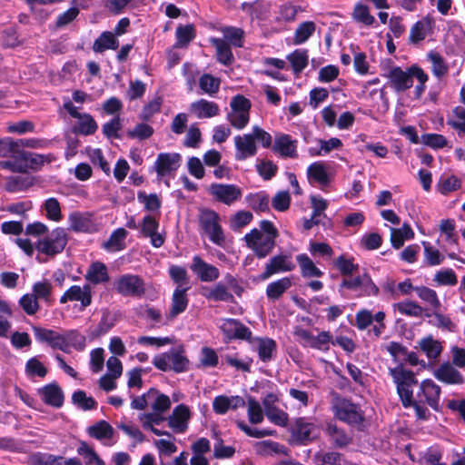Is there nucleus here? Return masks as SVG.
<instances>
[{"label":"nucleus","mask_w":465,"mask_h":465,"mask_svg":"<svg viewBox=\"0 0 465 465\" xmlns=\"http://www.w3.org/2000/svg\"><path fill=\"white\" fill-rule=\"evenodd\" d=\"M279 232L274 224L267 220L260 223V228H254L246 233L243 241L259 259L267 257L275 247Z\"/></svg>","instance_id":"obj_1"},{"label":"nucleus","mask_w":465,"mask_h":465,"mask_svg":"<svg viewBox=\"0 0 465 465\" xmlns=\"http://www.w3.org/2000/svg\"><path fill=\"white\" fill-rule=\"evenodd\" d=\"M440 393V387L430 379H426L420 383L419 390L415 397L412 395L411 403L417 419H429L430 412L427 406L434 411H439Z\"/></svg>","instance_id":"obj_2"},{"label":"nucleus","mask_w":465,"mask_h":465,"mask_svg":"<svg viewBox=\"0 0 465 465\" xmlns=\"http://www.w3.org/2000/svg\"><path fill=\"white\" fill-rule=\"evenodd\" d=\"M272 135L258 125L252 127V132L234 137L235 154L237 161H244L256 155L258 148L256 143L264 148L272 145Z\"/></svg>","instance_id":"obj_3"},{"label":"nucleus","mask_w":465,"mask_h":465,"mask_svg":"<svg viewBox=\"0 0 465 465\" xmlns=\"http://www.w3.org/2000/svg\"><path fill=\"white\" fill-rule=\"evenodd\" d=\"M197 219L201 232L207 235L213 243L223 246L225 236L220 224L219 213L210 208L202 207L198 210Z\"/></svg>","instance_id":"obj_4"},{"label":"nucleus","mask_w":465,"mask_h":465,"mask_svg":"<svg viewBox=\"0 0 465 465\" xmlns=\"http://www.w3.org/2000/svg\"><path fill=\"white\" fill-rule=\"evenodd\" d=\"M189 363L190 361L185 355V350L183 345L158 354L153 359V364L163 371L184 372L189 369Z\"/></svg>","instance_id":"obj_5"},{"label":"nucleus","mask_w":465,"mask_h":465,"mask_svg":"<svg viewBox=\"0 0 465 465\" xmlns=\"http://www.w3.org/2000/svg\"><path fill=\"white\" fill-rule=\"evenodd\" d=\"M54 160L52 154H38L26 151H14L11 160L7 163L13 170L26 173L28 170L37 171L45 163Z\"/></svg>","instance_id":"obj_6"},{"label":"nucleus","mask_w":465,"mask_h":465,"mask_svg":"<svg viewBox=\"0 0 465 465\" xmlns=\"http://www.w3.org/2000/svg\"><path fill=\"white\" fill-rule=\"evenodd\" d=\"M67 242L68 234L65 229L56 227L35 242V249L39 253L53 258L64 250Z\"/></svg>","instance_id":"obj_7"},{"label":"nucleus","mask_w":465,"mask_h":465,"mask_svg":"<svg viewBox=\"0 0 465 465\" xmlns=\"http://www.w3.org/2000/svg\"><path fill=\"white\" fill-rule=\"evenodd\" d=\"M390 374L396 384L402 405L405 408L411 407L412 386L418 382L414 372L405 370L402 366H397L390 369Z\"/></svg>","instance_id":"obj_8"},{"label":"nucleus","mask_w":465,"mask_h":465,"mask_svg":"<svg viewBox=\"0 0 465 465\" xmlns=\"http://www.w3.org/2000/svg\"><path fill=\"white\" fill-rule=\"evenodd\" d=\"M343 289L355 292L356 297L377 296L380 292L379 287L368 272L344 277L340 284V292Z\"/></svg>","instance_id":"obj_9"},{"label":"nucleus","mask_w":465,"mask_h":465,"mask_svg":"<svg viewBox=\"0 0 465 465\" xmlns=\"http://www.w3.org/2000/svg\"><path fill=\"white\" fill-rule=\"evenodd\" d=\"M331 410L336 418L351 425H359L363 420L361 408L351 401L335 395L331 401Z\"/></svg>","instance_id":"obj_10"},{"label":"nucleus","mask_w":465,"mask_h":465,"mask_svg":"<svg viewBox=\"0 0 465 465\" xmlns=\"http://www.w3.org/2000/svg\"><path fill=\"white\" fill-rule=\"evenodd\" d=\"M252 104L249 99L242 94L233 96L230 102V112L226 119L230 124L238 129H243L250 121V110Z\"/></svg>","instance_id":"obj_11"},{"label":"nucleus","mask_w":465,"mask_h":465,"mask_svg":"<svg viewBox=\"0 0 465 465\" xmlns=\"http://www.w3.org/2000/svg\"><path fill=\"white\" fill-rule=\"evenodd\" d=\"M208 193L214 201L228 206L234 204L242 197V190L232 183H212Z\"/></svg>","instance_id":"obj_12"},{"label":"nucleus","mask_w":465,"mask_h":465,"mask_svg":"<svg viewBox=\"0 0 465 465\" xmlns=\"http://www.w3.org/2000/svg\"><path fill=\"white\" fill-rule=\"evenodd\" d=\"M115 290L124 296L142 297L145 294V282L139 275L124 274L115 282Z\"/></svg>","instance_id":"obj_13"},{"label":"nucleus","mask_w":465,"mask_h":465,"mask_svg":"<svg viewBox=\"0 0 465 465\" xmlns=\"http://www.w3.org/2000/svg\"><path fill=\"white\" fill-rule=\"evenodd\" d=\"M294 268L295 264L292 261L291 255H275L271 257L266 262L264 271L260 275V279L264 281L271 278L274 274L292 272L294 270Z\"/></svg>","instance_id":"obj_14"},{"label":"nucleus","mask_w":465,"mask_h":465,"mask_svg":"<svg viewBox=\"0 0 465 465\" xmlns=\"http://www.w3.org/2000/svg\"><path fill=\"white\" fill-rule=\"evenodd\" d=\"M67 302H80L83 308L88 307L92 303L91 286L89 284L71 286L60 298L61 303H66Z\"/></svg>","instance_id":"obj_15"},{"label":"nucleus","mask_w":465,"mask_h":465,"mask_svg":"<svg viewBox=\"0 0 465 465\" xmlns=\"http://www.w3.org/2000/svg\"><path fill=\"white\" fill-rule=\"evenodd\" d=\"M190 269L202 282H214L220 277L218 268L207 263L198 255L193 257Z\"/></svg>","instance_id":"obj_16"},{"label":"nucleus","mask_w":465,"mask_h":465,"mask_svg":"<svg viewBox=\"0 0 465 465\" xmlns=\"http://www.w3.org/2000/svg\"><path fill=\"white\" fill-rule=\"evenodd\" d=\"M190 419V409L184 404H180L173 409L172 414L167 418L168 426L176 433H183L188 428Z\"/></svg>","instance_id":"obj_17"},{"label":"nucleus","mask_w":465,"mask_h":465,"mask_svg":"<svg viewBox=\"0 0 465 465\" xmlns=\"http://www.w3.org/2000/svg\"><path fill=\"white\" fill-rule=\"evenodd\" d=\"M181 155L176 153H159L154 163V169L159 177H163L172 172L176 171L181 163Z\"/></svg>","instance_id":"obj_18"},{"label":"nucleus","mask_w":465,"mask_h":465,"mask_svg":"<svg viewBox=\"0 0 465 465\" xmlns=\"http://www.w3.org/2000/svg\"><path fill=\"white\" fill-rule=\"evenodd\" d=\"M433 376L446 384H463V375L449 361L442 362L432 371Z\"/></svg>","instance_id":"obj_19"},{"label":"nucleus","mask_w":465,"mask_h":465,"mask_svg":"<svg viewBox=\"0 0 465 465\" xmlns=\"http://www.w3.org/2000/svg\"><path fill=\"white\" fill-rule=\"evenodd\" d=\"M220 329L230 340H249L252 336L250 329L235 319H223L220 325Z\"/></svg>","instance_id":"obj_20"},{"label":"nucleus","mask_w":465,"mask_h":465,"mask_svg":"<svg viewBox=\"0 0 465 465\" xmlns=\"http://www.w3.org/2000/svg\"><path fill=\"white\" fill-rule=\"evenodd\" d=\"M159 223L157 219L152 215L143 217L141 223V232L144 237L151 239V243L153 247L159 248L164 242V237L157 232Z\"/></svg>","instance_id":"obj_21"},{"label":"nucleus","mask_w":465,"mask_h":465,"mask_svg":"<svg viewBox=\"0 0 465 465\" xmlns=\"http://www.w3.org/2000/svg\"><path fill=\"white\" fill-rule=\"evenodd\" d=\"M189 111L199 119L213 118L220 114V107L215 102L203 98L192 103Z\"/></svg>","instance_id":"obj_22"},{"label":"nucleus","mask_w":465,"mask_h":465,"mask_svg":"<svg viewBox=\"0 0 465 465\" xmlns=\"http://www.w3.org/2000/svg\"><path fill=\"white\" fill-rule=\"evenodd\" d=\"M35 335L40 341L48 343L52 348L67 352V345L64 340V334H60L53 330L44 328H35Z\"/></svg>","instance_id":"obj_23"},{"label":"nucleus","mask_w":465,"mask_h":465,"mask_svg":"<svg viewBox=\"0 0 465 465\" xmlns=\"http://www.w3.org/2000/svg\"><path fill=\"white\" fill-rule=\"evenodd\" d=\"M190 287L177 286L172 296V303L167 318L174 319L177 315L183 312L188 306V297L186 292Z\"/></svg>","instance_id":"obj_24"},{"label":"nucleus","mask_w":465,"mask_h":465,"mask_svg":"<svg viewBox=\"0 0 465 465\" xmlns=\"http://www.w3.org/2000/svg\"><path fill=\"white\" fill-rule=\"evenodd\" d=\"M245 405L243 398L241 396H224L219 395L213 399V409L217 414H225L230 409L236 410Z\"/></svg>","instance_id":"obj_25"},{"label":"nucleus","mask_w":465,"mask_h":465,"mask_svg":"<svg viewBox=\"0 0 465 465\" xmlns=\"http://www.w3.org/2000/svg\"><path fill=\"white\" fill-rule=\"evenodd\" d=\"M69 229L76 232H92L95 230L94 223L88 213H71L68 216Z\"/></svg>","instance_id":"obj_26"},{"label":"nucleus","mask_w":465,"mask_h":465,"mask_svg":"<svg viewBox=\"0 0 465 465\" xmlns=\"http://www.w3.org/2000/svg\"><path fill=\"white\" fill-rule=\"evenodd\" d=\"M201 293L205 299L213 302H232L234 301L233 295L222 282H218L212 287H203Z\"/></svg>","instance_id":"obj_27"},{"label":"nucleus","mask_w":465,"mask_h":465,"mask_svg":"<svg viewBox=\"0 0 465 465\" xmlns=\"http://www.w3.org/2000/svg\"><path fill=\"white\" fill-rule=\"evenodd\" d=\"M387 77L397 92L405 91L413 84L412 75L410 74V70L405 72L400 67H394L389 72Z\"/></svg>","instance_id":"obj_28"},{"label":"nucleus","mask_w":465,"mask_h":465,"mask_svg":"<svg viewBox=\"0 0 465 465\" xmlns=\"http://www.w3.org/2000/svg\"><path fill=\"white\" fill-rule=\"evenodd\" d=\"M43 401L50 406L59 408L64 402V393L56 383H51L38 390Z\"/></svg>","instance_id":"obj_29"},{"label":"nucleus","mask_w":465,"mask_h":465,"mask_svg":"<svg viewBox=\"0 0 465 465\" xmlns=\"http://www.w3.org/2000/svg\"><path fill=\"white\" fill-rule=\"evenodd\" d=\"M311 202L312 206V216L310 219H305L303 222V228L307 231L321 223V219L322 217H325L324 211L328 206L327 202L322 198L312 196Z\"/></svg>","instance_id":"obj_30"},{"label":"nucleus","mask_w":465,"mask_h":465,"mask_svg":"<svg viewBox=\"0 0 465 465\" xmlns=\"http://www.w3.org/2000/svg\"><path fill=\"white\" fill-rule=\"evenodd\" d=\"M252 344L258 352L259 358L264 362L270 361L276 353V342L271 338H256Z\"/></svg>","instance_id":"obj_31"},{"label":"nucleus","mask_w":465,"mask_h":465,"mask_svg":"<svg viewBox=\"0 0 465 465\" xmlns=\"http://www.w3.org/2000/svg\"><path fill=\"white\" fill-rule=\"evenodd\" d=\"M86 281L93 284L105 283L109 281L107 267L101 262H93L84 275Z\"/></svg>","instance_id":"obj_32"},{"label":"nucleus","mask_w":465,"mask_h":465,"mask_svg":"<svg viewBox=\"0 0 465 465\" xmlns=\"http://www.w3.org/2000/svg\"><path fill=\"white\" fill-rule=\"evenodd\" d=\"M307 177L310 182L327 185L330 183L328 166L322 162H315L310 164L307 169Z\"/></svg>","instance_id":"obj_33"},{"label":"nucleus","mask_w":465,"mask_h":465,"mask_svg":"<svg viewBox=\"0 0 465 465\" xmlns=\"http://www.w3.org/2000/svg\"><path fill=\"white\" fill-rule=\"evenodd\" d=\"M146 396H149L150 407L153 411L164 413L171 408L172 402L169 396L161 393L154 388H151L146 392Z\"/></svg>","instance_id":"obj_34"},{"label":"nucleus","mask_w":465,"mask_h":465,"mask_svg":"<svg viewBox=\"0 0 465 465\" xmlns=\"http://www.w3.org/2000/svg\"><path fill=\"white\" fill-rule=\"evenodd\" d=\"M274 150L282 156L296 158L297 142L292 140L288 134H282L275 140Z\"/></svg>","instance_id":"obj_35"},{"label":"nucleus","mask_w":465,"mask_h":465,"mask_svg":"<svg viewBox=\"0 0 465 465\" xmlns=\"http://www.w3.org/2000/svg\"><path fill=\"white\" fill-rule=\"evenodd\" d=\"M419 348L430 361H437L442 351L441 343L435 340L431 335L422 338L419 341Z\"/></svg>","instance_id":"obj_36"},{"label":"nucleus","mask_w":465,"mask_h":465,"mask_svg":"<svg viewBox=\"0 0 465 465\" xmlns=\"http://www.w3.org/2000/svg\"><path fill=\"white\" fill-rule=\"evenodd\" d=\"M414 232L408 223H403L401 228L391 229V242L393 248L400 249L406 240L414 238Z\"/></svg>","instance_id":"obj_37"},{"label":"nucleus","mask_w":465,"mask_h":465,"mask_svg":"<svg viewBox=\"0 0 465 465\" xmlns=\"http://www.w3.org/2000/svg\"><path fill=\"white\" fill-rule=\"evenodd\" d=\"M119 46V41L114 33L110 31L103 32L99 37L94 42L93 50L95 53H103L105 50H115Z\"/></svg>","instance_id":"obj_38"},{"label":"nucleus","mask_w":465,"mask_h":465,"mask_svg":"<svg viewBox=\"0 0 465 465\" xmlns=\"http://www.w3.org/2000/svg\"><path fill=\"white\" fill-rule=\"evenodd\" d=\"M319 148L312 147L309 149L311 156H322L330 153L332 150H338L342 147L341 139L332 137L329 140L318 139Z\"/></svg>","instance_id":"obj_39"},{"label":"nucleus","mask_w":465,"mask_h":465,"mask_svg":"<svg viewBox=\"0 0 465 465\" xmlns=\"http://www.w3.org/2000/svg\"><path fill=\"white\" fill-rule=\"evenodd\" d=\"M316 426L312 422L307 421L304 418L296 420L293 429L294 436L300 440H311L314 438Z\"/></svg>","instance_id":"obj_40"},{"label":"nucleus","mask_w":465,"mask_h":465,"mask_svg":"<svg viewBox=\"0 0 465 465\" xmlns=\"http://www.w3.org/2000/svg\"><path fill=\"white\" fill-rule=\"evenodd\" d=\"M296 260L300 265L301 273L304 278L321 277L323 274L307 254H299Z\"/></svg>","instance_id":"obj_41"},{"label":"nucleus","mask_w":465,"mask_h":465,"mask_svg":"<svg viewBox=\"0 0 465 465\" xmlns=\"http://www.w3.org/2000/svg\"><path fill=\"white\" fill-rule=\"evenodd\" d=\"M351 18L361 25L371 26L376 22L375 17L371 15L369 7L361 2H358L352 10Z\"/></svg>","instance_id":"obj_42"},{"label":"nucleus","mask_w":465,"mask_h":465,"mask_svg":"<svg viewBox=\"0 0 465 465\" xmlns=\"http://www.w3.org/2000/svg\"><path fill=\"white\" fill-rule=\"evenodd\" d=\"M291 286V279L283 277L267 285L266 295L270 300H278Z\"/></svg>","instance_id":"obj_43"},{"label":"nucleus","mask_w":465,"mask_h":465,"mask_svg":"<svg viewBox=\"0 0 465 465\" xmlns=\"http://www.w3.org/2000/svg\"><path fill=\"white\" fill-rule=\"evenodd\" d=\"M211 42L216 48L217 60L225 65L231 64L233 61V55L230 45L220 38H213Z\"/></svg>","instance_id":"obj_44"},{"label":"nucleus","mask_w":465,"mask_h":465,"mask_svg":"<svg viewBox=\"0 0 465 465\" xmlns=\"http://www.w3.org/2000/svg\"><path fill=\"white\" fill-rule=\"evenodd\" d=\"M302 11L301 6L291 2H285L279 5L276 20L278 22L291 23L296 19V15Z\"/></svg>","instance_id":"obj_45"},{"label":"nucleus","mask_w":465,"mask_h":465,"mask_svg":"<svg viewBox=\"0 0 465 465\" xmlns=\"http://www.w3.org/2000/svg\"><path fill=\"white\" fill-rule=\"evenodd\" d=\"M33 185V179L28 175L11 176L6 180L5 189L10 193H18L27 190Z\"/></svg>","instance_id":"obj_46"},{"label":"nucleus","mask_w":465,"mask_h":465,"mask_svg":"<svg viewBox=\"0 0 465 465\" xmlns=\"http://www.w3.org/2000/svg\"><path fill=\"white\" fill-rule=\"evenodd\" d=\"M127 236V231L124 228H118L114 231L110 238L103 243V247L108 251L117 252L124 248V240Z\"/></svg>","instance_id":"obj_47"},{"label":"nucleus","mask_w":465,"mask_h":465,"mask_svg":"<svg viewBox=\"0 0 465 465\" xmlns=\"http://www.w3.org/2000/svg\"><path fill=\"white\" fill-rule=\"evenodd\" d=\"M221 80L210 74H203L199 79V87L203 93L214 96L220 90Z\"/></svg>","instance_id":"obj_48"},{"label":"nucleus","mask_w":465,"mask_h":465,"mask_svg":"<svg viewBox=\"0 0 465 465\" xmlns=\"http://www.w3.org/2000/svg\"><path fill=\"white\" fill-rule=\"evenodd\" d=\"M254 450L261 456H270L273 454H285V448L278 442L272 440L258 441L254 444Z\"/></svg>","instance_id":"obj_49"},{"label":"nucleus","mask_w":465,"mask_h":465,"mask_svg":"<svg viewBox=\"0 0 465 465\" xmlns=\"http://www.w3.org/2000/svg\"><path fill=\"white\" fill-rule=\"evenodd\" d=\"M326 432L337 447H345L351 441V438L343 430L338 428L335 423H328Z\"/></svg>","instance_id":"obj_50"},{"label":"nucleus","mask_w":465,"mask_h":465,"mask_svg":"<svg viewBox=\"0 0 465 465\" xmlns=\"http://www.w3.org/2000/svg\"><path fill=\"white\" fill-rule=\"evenodd\" d=\"M415 292L418 297L423 302H427L431 309L434 311H439L441 304L439 300L437 292L426 286H416Z\"/></svg>","instance_id":"obj_51"},{"label":"nucleus","mask_w":465,"mask_h":465,"mask_svg":"<svg viewBox=\"0 0 465 465\" xmlns=\"http://www.w3.org/2000/svg\"><path fill=\"white\" fill-rule=\"evenodd\" d=\"M313 460L316 465H343L344 463L342 455L336 451L321 450L314 455Z\"/></svg>","instance_id":"obj_52"},{"label":"nucleus","mask_w":465,"mask_h":465,"mask_svg":"<svg viewBox=\"0 0 465 465\" xmlns=\"http://www.w3.org/2000/svg\"><path fill=\"white\" fill-rule=\"evenodd\" d=\"M88 433L91 437L97 440L112 439L114 428L105 420H100L88 428Z\"/></svg>","instance_id":"obj_53"},{"label":"nucleus","mask_w":465,"mask_h":465,"mask_svg":"<svg viewBox=\"0 0 465 465\" xmlns=\"http://www.w3.org/2000/svg\"><path fill=\"white\" fill-rule=\"evenodd\" d=\"M393 308L401 314L410 317H421L424 312V309L420 304L412 301H403L394 303Z\"/></svg>","instance_id":"obj_54"},{"label":"nucleus","mask_w":465,"mask_h":465,"mask_svg":"<svg viewBox=\"0 0 465 465\" xmlns=\"http://www.w3.org/2000/svg\"><path fill=\"white\" fill-rule=\"evenodd\" d=\"M25 372L30 379L35 377L45 378L47 375L48 370L36 357H33L26 361Z\"/></svg>","instance_id":"obj_55"},{"label":"nucleus","mask_w":465,"mask_h":465,"mask_svg":"<svg viewBox=\"0 0 465 465\" xmlns=\"http://www.w3.org/2000/svg\"><path fill=\"white\" fill-rule=\"evenodd\" d=\"M195 37L194 27L193 25H180L176 29L175 47H187L189 43Z\"/></svg>","instance_id":"obj_56"},{"label":"nucleus","mask_w":465,"mask_h":465,"mask_svg":"<svg viewBox=\"0 0 465 465\" xmlns=\"http://www.w3.org/2000/svg\"><path fill=\"white\" fill-rule=\"evenodd\" d=\"M315 29V24L312 21H306L300 24L294 33V44L301 45L306 42L313 35Z\"/></svg>","instance_id":"obj_57"},{"label":"nucleus","mask_w":465,"mask_h":465,"mask_svg":"<svg viewBox=\"0 0 465 465\" xmlns=\"http://www.w3.org/2000/svg\"><path fill=\"white\" fill-rule=\"evenodd\" d=\"M422 245L424 247V262L426 265L437 266L444 261V255L430 242H423Z\"/></svg>","instance_id":"obj_58"},{"label":"nucleus","mask_w":465,"mask_h":465,"mask_svg":"<svg viewBox=\"0 0 465 465\" xmlns=\"http://www.w3.org/2000/svg\"><path fill=\"white\" fill-rule=\"evenodd\" d=\"M447 124L455 129L460 135H465V107L457 106L453 110V116L447 121Z\"/></svg>","instance_id":"obj_59"},{"label":"nucleus","mask_w":465,"mask_h":465,"mask_svg":"<svg viewBox=\"0 0 465 465\" xmlns=\"http://www.w3.org/2000/svg\"><path fill=\"white\" fill-rule=\"evenodd\" d=\"M295 74H300L308 64V53L306 50H295L287 56Z\"/></svg>","instance_id":"obj_60"},{"label":"nucleus","mask_w":465,"mask_h":465,"mask_svg":"<svg viewBox=\"0 0 465 465\" xmlns=\"http://www.w3.org/2000/svg\"><path fill=\"white\" fill-rule=\"evenodd\" d=\"M64 340L67 345V352H69L70 347L74 348L76 351H82L86 346L85 336L74 330L65 332Z\"/></svg>","instance_id":"obj_61"},{"label":"nucleus","mask_w":465,"mask_h":465,"mask_svg":"<svg viewBox=\"0 0 465 465\" xmlns=\"http://www.w3.org/2000/svg\"><path fill=\"white\" fill-rule=\"evenodd\" d=\"M249 205L257 212H267L270 209L269 196L265 193H257L247 196Z\"/></svg>","instance_id":"obj_62"},{"label":"nucleus","mask_w":465,"mask_h":465,"mask_svg":"<svg viewBox=\"0 0 465 465\" xmlns=\"http://www.w3.org/2000/svg\"><path fill=\"white\" fill-rule=\"evenodd\" d=\"M97 127V124L94 118L88 114H84L78 118L77 124L75 125V131L79 134L89 135L95 133Z\"/></svg>","instance_id":"obj_63"},{"label":"nucleus","mask_w":465,"mask_h":465,"mask_svg":"<svg viewBox=\"0 0 465 465\" xmlns=\"http://www.w3.org/2000/svg\"><path fill=\"white\" fill-rule=\"evenodd\" d=\"M428 59L431 63V68L433 74L438 77L440 78L447 74L449 71V67L444 62V59L442 56L437 53V52H430L428 54Z\"/></svg>","instance_id":"obj_64"}]
</instances>
